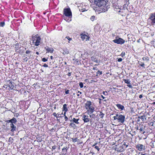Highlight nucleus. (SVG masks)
I'll list each match as a JSON object with an SVG mask.
<instances>
[{
    "label": "nucleus",
    "instance_id": "f257e3e1",
    "mask_svg": "<svg viewBox=\"0 0 155 155\" xmlns=\"http://www.w3.org/2000/svg\"><path fill=\"white\" fill-rule=\"evenodd\" d=\"M94 3L99 8L98 9L101 12H105L109 8L108 0H94Z\"/></svg>",
    "mask_w": 155,
    "mask_h": 155
},
{
    "label": "nucleus",
    "instance_id": "f03ea898",
    "mask_svg": "<svg viewBox=\"0 0 155 155\" xmlns=\"http://www.w3.org/2000/svg\"><path fill=\"white\" fill-rule=\"evenodd\" d=\"M85 108L87 110V112L88 114H92L95 111V108L92 104L91 101H87L84 103Z\"/></svg>",
    "mask_w": 155,
    "mask_h": 155
},
{
    "label": "nucleus",
    "instance_id": "7ed1b4c3",
    "mask_svg": "<svg viewBox=\"0 0 155 155\" xmlns=\"http://www.w3.org/2000/svg\"><path fill=\"white\" fill-rule=\"evenodd\" d=\"M63 13L64 15L68 18V19H66L65 18L64 19L68 22L71 21V18L72 17V12L70 8H64L63 10Z\"/></svg>",
    "mask_w": 155,
    "mask_h": 155
},
{
    "label": "nucleus",
    "instance_id": "20e7f679",
    "mask_svg": "<svg viewBox=\"0 0 155 155\" xmlns=\"http://www.w3.org/2000/svg\"><path fill=\"white\" fill-rule=\"evenodd\" d=\"M30 104V101H20L19 102L20 108L22 110H26L29 107Z\"/></svg>",
    "mask_w": 155,
    "mask_h": 155
},
{
    "label": "nucleus",
    "instance_id": "39448f33",
    "mask_svg": "<svg viewBox=\"0 0 155 155\" xmlns=\"http://www.w3.org/2000/svg\"><path fill=\"white\" fill-rule=\"evenodd\" d=\"M31 41H32V45L38 46L41 44V40L40 37L37 35L32 37Z\"/></svg>",
    "mask_w": 155,
    "mask_h": 155
},
{
    "label": "nucleus",
    "instance_id": "423d86ee",
    "mask_svg": "<svg viewBox=\"0 0 155 155\" xmlns=\"http://www.w3.org/2000/svg\"><path fill=\"white\" fill-rule=\"evenodd\" d=\"M113 118L114 120H117L118 122L122 124L124 123L125 121V116L121 114H117Z\"/></svg>",
    "mask_w": 155,
    "mask_h": 155
},
{
    "label": "nucleus",
    "instance_id": "0eeeda50",
    "mask_svg": "<svg viewBox=\"0 0 155 155\" xmlns=\"http://www.w3.org/2000/svg\"><path fill=\"white\" fill-rule=\"evenodd\" d=\"M14 83L12 82L8 81L7 82V84L3 86V88H5L4 90L5 89L8 90L13 89L14 87Z\"/></svg>",
    "mask_w": 155,
    "mask_h": 155
},
{
    "label": "nucleus",
    "instance_id": "6e6552de",
    "mask_svg": "<svg viewBox=\"0 0 155 155\" xmlns=\"http://www.w3.org/2000/svg\"><path fill=\"white\" fill-rule=\"evenodd\" d=\"M81 38L83 41H87L89 40L90 37L88 34L87 32L82 33L80 35Z\"/></svg>",
    "mask_w": 155,
    "mask_h": 155
},
{
    "label": "nucleus",
    "instance_id": "1a4fd4ad",
    "mask_svg": "<svg viewBox=\"0 0 155 155\" xmlns=\"http://www.w3.org/2000/svg\"><path fill=\"white\" fill-rule=\"evenodd\" d=\"M79 10L82 12L87 10L88 8V6L85 3H82L79 7Z\"/></svg>",
    "mask_w": 155,
    "mask_h": 155
},
{
    "label": "nucleus",
    "instance_id": "9d476101",
    "mask_svg": "<svg viewBox=\"0 0 155 155\" xmlns=\"http://www.w3.org/2000/svg\"><path fill=\"white\" fill-rule=\"evenodd\" d=\"M113 41L115 43L120 45H122L125 42V41L124 39L121 38H117V37Z\"/></svg>",
    "mask_w": 155,
    "mask_h": 155
},
{
    "label": "nucleus",
    "instance_id": "9b49d317",
    "mask_svg": "<svg viewBox=\"0 0 155 155\" xmlns=\"http://www.w3.org/2000/svg\"><path fill=\"white\" fill-rule=\"evenodd\" d=\"M149 19L152 25H155V12L150 14Z\"/></svg>",
    "mask_w": 155,
    "mask_h": 155
},
{
    "label": "nucleus",
    "instance_id": "f8f14e48",
    "mask_svg": "<svg viewBox=\"0 0 155 155\" xmlns=\"http://www.w3.org/2000/svg\"><path fill=\"white\" fill-rule=\"evenodd\" d=\"M82 119L84 123L89 122L90 120V118L89 116L85 114H83L82 116Z\"/></svg>",
    "mask_w": 155,
    "mask_h": 155
},
{
    "label": "nucleus",
    "instance_id": "ddd939ff",
    "mask_svg": "<svg viewBox=\"0 0 155 155\" xmlns=\"http://www.w3.org/2000/svg\"><path fill=\"white\" fill-rule=\"evenodd\" d=\"M124 6V8H125V7H126L127 10H128L129 11L131 12V10L133 9V6L131 5H127V3L126 4H125Z\"/></svg>",
    "mask_w": 155,
    "mask_h": 155
},
{
    "label": "nucleus",
    "instance_id": "4468645a",
    "mask_svg": "<svg viewBox=\"0 0 155 155\" xmlns=\"http://www.w3.org/2000/svg\"><path fill=\"white\" fill-rule=\"evenodd\" d=\"M144 147L143 145L139 143L137 144L136 146V148L140 151H142Z\"/></svg>",
    "mask_w": 155,
    "mask_h": 155
},
{
    "label": "nucleus",
    "instance_id": "2eb2a0df",
    "mask_svg": "<svg viewBox=\"0 0 155 155\" xmlns=\"http://www.w3.org/2000/svg\"><path fill=\"white\" fill-rule=\"evenodd\" d=\"M45 49L46 51V53H52L54 51V50L53 48H49L47 46L46 47H45Z\"/></svg>",
    "mask_w": 155,
    "mask_h": 155
},
{
    "label": "nucleus",
    "instance_id": "dca6fc26",
    "mask_svg": "<svg viewBox=\"0 0 155 155\" xmlns=\"http://www.w3.org/2000/svg\"><path fill=\"white\" fill-rule=\"evenodd\" d=\"M116 105L119 109L120 110H121L124 109V106L120 104H116Z\"/></svg>",
    "mask_w": 155,
    "mask_h": 155
},
{
    "label": "nucleus",
    "instance_id": "f3484780",
    "mask_svg": "<svg viewBox=\"0 0 155 155\" xmlns=\"http://www.w3.org/2000/svg\"><path fill=\"white\" fill-rule=\"evenodd\" d=\"M10 127L11 128V131L12 132H14L16 130V127L13 124H10Z\"/></svg>",
    "mask_w": 155,
    "mask_h": 155
},
{
    "label": "nucleus",
    "instance_id": "a211bd4d",
    "mask_svg": "<svg viewBox=\"0 0 155 155\" xmlns=\"http://www.w3.org/2000/svg\"><path fill=\"white\" fill-rule=\"evenodd\" d=\"M129 145V143L126 142H124L123 144L121 146L123 148H124L125 149L127 148Z\"/></svg>",
    "mask_w": 155,
    "mask_h": 155
},
{
    "label": "nucleus",
    "instance_id": "6ab92c4d",
    "mask_svg": "<svg viewBox=\"0 0 155 155\" xmlns=\"http://www.w3.org/2000/svg\"><path fill=\"white\" fill-rule=\"evenodd\" d=\"M59 1L58 0H53V4L55 7H56L58 4Z\"/></svg>",
    "mask_w": 155,
    "mask_h": 155
},
{
    "label": "nucleus",
    "instance_id": "aec40b11",
    "mask_svg": "<svg viewBox=\"0 0 155 155\" xmlns=\"http://www.w3.org/2000/svg\"><path fill=\"white\" fill-rule=\"evenodd\" d=\"M97 115H98L102 119L104 117V114L101 111H100L99 113L97 114Z\"/></svg>",
    "mask_w": 155,
    "mask_h": 155
},
{
    "label": "nucleus",
    "instance_id": "412c9836",
    "mask_svg": "<svg viewBox=\"0 0 155 155\" xmlns=\"http://www.w3.org/2000/svg\"><path fill=\"white\" fill-rule=\"evenodd\" d=\"M125 150V149L124 148H123L122 146H120L118 149L117 151L119 152H122L124 151Z\"/></svg>",
    "mask_w": 155,
    "mask_h": 155
},
{
    "label": "nucleus",
    "instance_id": "4be33fe9",
    "mask_svg": "<svg viewBox=\"0 0 155 155\" xmlns=\"http://www.w3.org/2000/svg\"><path fill=\"white\" fill-rule=\"evenodd\" d=\"M67 105L66 104H64L63 105V111H65V112H66L68 110L67 107Z\"/></svg>",
    "mask_w": 155,
    "mask_h": 155
},
{
    "label": "nucleus",
    "instance_id": "5701e85b",
    "mask_svg": "<svg viewBox=\"0 0 155 155\" xmlns=\"http://www.w3.org/2000/svg\"><path fill=\"white\" fill-rule=\"evenodd\" d=\"M11 124H15L17 122V120L15 117L13 118L10 120Z\"/></svg>",
    "mask_w": 155,
    "mask_h": 155
},
{
    "label": "nucleus",
    "instance_id": "b1692460",
    "mask_svg": "<svg viewBox=\"0 0 155 155\" xmlns=\"http://www.w3.org/2000/svg\"><path fill=\"white\" fill-rule=\"evenodd\" d=\"M123 10H120L118 11L120 14H121L122 16H125L126 13L124 12Z\"/></svg>",
    "mask_w": 155,
    "mask_h": 155
},
{
    "label": "nucleus",
    "instance_id": "393cba45",
    "mask_svg": "<svg viewBox=\"0 0 155 155\" xmlns=\"http://www.w3.org/2000/svg\"><path fill=\"white\" fill-rule=\"evenodd\" d=\"M79 119H76L75 118H74L72 119L73 123L74 122L77 124H78L79 123L78 122Z\"/></svg>",
    "mask_w": 155,
    "mask_h": 155
},
{
    "label": "nucleus",
    "instance_id": "a878e982",
    "mask_svg": "<svg viewBox=\"0 0 155 155\" xmlns=\"http://www.w3.org/2000/svg\"><path fill=\"white\" fill-rule=\"evenodd\" d=\"M139 118L142 120L143 121L146 120V116L145 115L141 116L139 117Z\"/></svg>",
    "mask_w": 155,
    "mask_h": 155
},
{
    "label": "nucleus",
    "instance_id": "bb28decb",
    "mask_svg": "<svg viewBox=\"0 0 155 155\" xmlns=\"http://www.w3.org/2000/svg\"><path fill=\"white\" fill-rule=\"evenodd\" d=\"M123 81L125 82V83L128 84H130V81L129 79H124Z\"/></svg>",
    "mask_w": 155,
    "mask_h": 155
},
{
    "label": "nucleus",
    "instance_id": "cd10ccee",
    "mask_svg": "<svg viewBox=\"0 0 155 155\" xmlns=\"http://www.w3.org/2000/svg\"><path fill=\"white\" fill-rule=\"evenodd\" d=\"M91 59L92 61H94L96 62L97 63H98V60L96 59L94 57H92L91 58Z\"/></svg>",
    "mask_w": 155,
    "mask_h": 155
},
{
    "label": "nucleus",
    "instance_id": "c85d7f7f",
    "mask_svg": "<svg viewBox=\"0 0 155 155\" xmlns=\"http://www.w3.org/2000/svg\"><path fill=\"white\" fill-rule=\"evenodd\" d=\"M19 48V47L18 44H16L15 45V51L18 52L17 50H18Z\"/></svg>",
    "mask_w": 155,
    "mask_h": 155
},
{
    "label": "nucleus",
    "instance_id": "c756f323",
    "mask_svg": "<svg viewBox=\"0 0 155 155\" xmlns=\"http://www.w3.org/2000/svg\"><path fill=\"white\" fill-rule=\"evenodd\" d=\"M139 65L143 67V68H145V64L143 62H140L139 63Z\"/></svg>",
    "mask_w": 155,
    "mask_h": 155
},
{
    "label": "nucleus",
    "instance_id": "7c9ffc66",
    "mask_svg": "<svg viewBox=\"0 0 155 155\" xmlns=\"http://www.w3.org/2000/svg\"><path fill=\"white\" fill-rule=\"evenodd\" d=\"M5 25V23L4 21H2L0 22V27H3Z\"/></svg>",
    "mask_w": 155,
    "mask_h": 155
},
{
    "label": "nucleus",
    "instance_id": "2f4dec72",
    "mask_svg": "<svg viewBox=\"0 0 155 155\" xmlns=\"http://www.w3.org/2000/svg\"><path fill=\"white\" fill-rule=\"evenodd\" d=\"M142 59L143 61H148L149 60V58L148 57H144L142 58Z\"/></svg>",
    "mask_w": 155,
    "mask_h": 155
},
{
    "label": "nucleus",
    "instance_id": "473e14b6",
    "mask_svg": "<svg viewBox=\"0 0 155 155\" xmlns=\"http://www.w3.org/2000/svg\"><path fill=\"white\" fill-rule=\"evenodd\" d=\"M72 140L73 142H74V143L78 141V138L77 137L74 138H72Z\"/></svg>",
    "mask_w": 155,
    "mask_h": 155
},
{
    "label": "nucleus",
    "instance_id": "72a5a7b5",
    "mask_svg": "<svg viewBox=\"0 0 155 155\" xmlns=\"http://www.w3.org/2000/svg\"><path fill=\"white\" fill-rule=\"evenodd\" d=\"M70 126L72 127H73L75 128L76 127V126L75 124H74L73 123H71L70 124Z\"/></svg>",
    "mask_w": 155,
    "mask_h": 155
},
{
    "label": "nucleus",
    "instance_id": "f704fd0d",
    "mask_svg": "<svg viewBox=\"0 0 155 155\" xmlns=\"http://www.w3.org/2000/svg\"><path fill=\"white\" fill-rule=\"evenodd\" d=\"M64 53L65 54H68L69 53V51H68V50L66 48L65 49H64Z\"/></svg>",
    "mask_w": 155,
    "mask_h": 155
},
{
    "label": "nucleus",
    "instance_id": "c9c22d12",
    "mask_svg": "<svg viewBox=\"0 0 155 155\" xmlns=\"http://www.w3.org/2000/svg\"><path fill=\"white\" fill-rule=\"evenodd\" d=\"M95 18V17L94 16H92L91 17L90 19L92 21H94Z\"/></svg>",
    "mask_w": 155,
    "mask_h": 155
},
{
    "label": "nucleus",
    "instance_id": "e433bc0d",
    "mask_svg": "<svg viewBox=\"0 0 155 155\" xmlns=\"http://www.w3.org/2000/svg\"><path fill=\"white\" fill-rule=\"evenodd\" d=\"M125 55V52L124 51H122L120 55L122 57H124Z\"/></svg>",
    "mask_w": 155,
    "mask_h": 155
},
{
    "label": "nucleus",
    "instance_id": "4c0bfd02",
    "mask_svg": "<svg viewBox=\"0 0 155 155\" xmlns=\"http://www.w3.org/2000/svg\"><path fill=\"white\" fill-rule=\"evenodd\" d=\"M102 71H98L97 72V74L101 75L102 74Z\"/></svg>",
    "mask_w": 155,
    "mask_h": 155
},
{
    "label": "nucleus",
    "instance_id": "58836bf2",
    "mask_svg": "<svg viewBox=\"0 0 155 155\" xmlns=\"http://www.w3.org/2000/svg\"><path fill=\"white\" fill-rule=\"evenodd\" d=\"M42 61L43 62H46L48 61L47 59H46L45 58H43L42 59Z\"/></svg>",
    "mask_w": 155,
    "mask_h": 155
},
{
    "label": "nucleus",
    "instance_id": "ea45409f",
    "mask_svg": "<svg viewBox=\"0 0 155 155\" xmlns=\"http://www.w3.org/2000/svg\"><path fill=\"white\" fill-rule=\"evenodd\" d=\"M79 86L81 88L83 87V84L82 82H80L79 83Z\"/></svg>",
    "mask_w": 155,
    "mask_h": 155
},
{
    "label": "nucleus",
    "instance_id": "a19ab883",
    "mask_svg": "<svg viewBox=\"0 0 155 155\" xmlns=\"http://www.w3.org/2000/svg\"><path fill=\"white\" fill-rule=\"evenodd\" d=\"M37 141H38V142H41L42 141V140L40 138H37Z\"/></svg>",
    "mask_w": 155,
    "mask_h": 155
},
{
    "label": "nucleus",
    "instance_id": "79ce46f5",
    "mask_svg": "<svg viewBox=\"0 0 155 155\" xmlns=\"http://www.w3.org/2000/svg\"><path fill=\"white\" fill-rule=\"evenodd\" d=\"M103 94L105 95H107V91H104L103 92Z\"/></svg>",
    "mask_w": 155,
    "mask_h": 155
},
{
    "label": "nucleus",
    "instance_id": "37998d69",
    "mask_svg": "<svg viewBox=\"0 0 155 155\" xmlns=\"http://www.w3.org/2000/svg\"><path fill=\"white\" fill-rule=\"evenodd\" d=\"M66 38H67L69 41H70L72 40V38H70L69 36H66Z\"/></svg>",
    "mask_w": 155,
    "mask_h": 155
},
{
    "label": "nucleus",
    "instance_id": "c03bdc74",
    "mask_svg": "<svg viewBox=\"0 0 155 155\" xmlns=\"http://www.w3.org/2000/svg\"><path fill=\"white\" fill-rule=\"evenodd\" d=\"M53 115L55 117H56L57 118H58V116H57V114H56V113L54 112L53 113Z\"/></svg>",
    "mask_w": 155,
    "mask_h": 155
},
{
    "label": "nucleus",
    "instance_id": "a18cd8bd",
    "mask_svg": "<svg viewBox=\"0 0 155 155\" xmlns=\"http://www.w3.org/2000/svg\"><path fill=\"white\" fill-rule=\"evenodd\" d=\"M127 86L128 87L130 88H132L133 87L132 85L130 84H129L127 85Z\"/></svg>",
    "mask_w": 155,
    "mask_h": 155
},
{
    "label": "nucleus",
    "instance_id": "49530a36",
    "mask_svg": "<svg viewBox=\"0 0 155 155\" xmlns=\"http://www.w3.org/2000/svg\"><path fill=\"white\" fill-rule=\"evenodd\" d=\"M29 7L30 8H32L33 9V8H34V6H33V4H30V5H29Z\"/></svg>",
    "mask_w": 155,
    "mask_h": 155
},
{
    "label": "nucleus",
    "instance_id": "de8ad7c7",
    "mask_svg": "<svg viewBox=\"0 0 155 155\" xmlns=\"http://www.w3.org/2000/svg\"><path fill=\"white\" fill-rule=\"evenodd\" d=\"M98 151L100 150V149L97 146H95L94 147Z\"/></svg>",
    "mask_w": 155,
    "mask_h": 155
},
{
    "label": "nucleus",
    "instance_id": "09e8293b",
    "mask_svg": "<svg viewBox=\"0 0 155 155\" xmlns=\"http://www.w3.org/2000/svg\"><path fill=\"white\" fill-rule=\"evenodd\" d=\"M122 59L121 58H118L117 60V61L118 62H121V61H122Z\"/></svg>",
    "mask_w": 155,
    "mask_h": 155
},
{
    "label": "nucleus",
    "instance_id": "8fccbe9b",
    "mask_svg": "<svg viewBox=\"0 0 155 155\" xmlns=\"http://www.w3.org/2000/svg\"><path fill=\"white\" fill-rule=\"evenodd\" d=\"M65 93L66 94H69V90H66L65 91Z\"/></svg>",
    "mask_w": 155,
    "mask_h": 155
},
{
    "label": "nucleus",
    "instance_id": "3c124183",
    "mask_svg": "<svg viewBox=\"0 0 155 155\" xmlns=\"http://www.w3.org/2000/svg\"><path fill=\"white\" fill-rule=\"evenodd\" d=\"M31 52V51H29V50L26 51V53L27 54H28L29 53H30Z\"/></svg>",
    "mask_w": 155,
    "mask_h": 155
},
{
    "label": "nucleus",
    "instance_id": "603ef678",
    "mask_svg": "<svg viewBox=\"0 0 155 155\" xmlns=\"http://www.w3.org/2000/svg\"><path fill=\"white\" fill-rule=\"evenodd\" d=\"M43 66L44 67H48V65L46 64H45Z\"/></svg>",
    "mask_w": 155,
    "mask_h": 155
},
{
    "label": "nucleus",
    "instance_id": "864d4df0",
    "mask_svg": "<svg viewBox=\"0 0 155 155\" xmlns=\"http://www.w3.org/2000/svg\"><path fill=\"white\" fill-rule=\"evenodd\" d=\"M68 117L66 116H65V117H64L65 120V121H67L68 120Z\"/></svg>",
    "mask_w": 155,
    "mask_h": 155
},
{
    "label": "nucleus",
    "instance_id": "5fc2aeb1",
    "mask_svg": "<svg viewBox=\"0 0 155 155\" xmlns=\"http://www.w3.org/2000/svg\"><path fill=\"white\" fill-rule=\"evenodd\" d=\"M67 147H64L62 149V151H64V150H66V151H67Z\"/></svg>",
    "mask_w": 155,
    "mask_h": 155
},
{
    "label": "nucleus",
    "instance_id": "6e6d98bb",
    "mask_svg": "<svg viewBox=\"0 0 155 155\" xmlns=\"http://www.w3.org/2000/svg\"><path fill=\"white\" fill-rule=\"evenodd\" d=\"M98 27H99V25H96L94 28V29L95 30L96 29H97V28Z\"/></svg>",
    "mask_w": 155,
    "mask_h": 155
},
{
    "label": "nucleus",
    "instance_id": "4d7b16f0",
    "mask_svg": "<svg viewBox=\"0 0 155 155\" xmlns=\"http://www.w3.org/2000/svg\"><path fill=\"white\" fill-rule=\"evenodd\" d=\"M56 148V146H54L52 147V149L53 150H55Z\"/></svg>",
    "mask_w": 155,
    "mask_h": 155
},
{
    "label": "nucleus",
    "instance_id": "13d9d810",
    "mask_svg": "<svg viewBox=\"0 0 155 155\" xmlns=\"http://www.w3.org/2000/svg\"><path fill=\"white\" fill-rule=\"evenodd\" d=\"M93 69L94 70H97V67H94L93 68Z\"/></svg>",
    "mask_w": 155,
    "mask_h": 155
},
{
    "label": "nucleus",
    "instance_id": "bf43d9fd",
    "mask_svg": "<svg viewBox=\"0 0 155 155\" xmlns=\"http://www.w3.org/2000/svg\"><path fill=\"white\" fill-rule=\"evenodd\" d=\"M139 130L140 131H142L143 130L142 127H140V128Z\"/></svg>",
    "mask_w": 155,
    "mask_h": 155
},
{
    "label": "nucleus",
    "instance_id": "052dcab7",
    "mask_svg": "<svg viewBox=\"0 0 155 155\" xmlns=\"http://www.w3.org/2000/svg\"><path fill=\"white\" fill-rule=\"evenodd\" d=\"M28 60V58H27L26 57L24 59V60L25 61H27Z\"/></svg>",
    "mask_w": 155,
    "mask_h": 155
},
{
    "label": "nucleus",
    "instance_id": "680f3d73",
    "mask_svg": "<svg viewBox=\"0 0 155 155\" xmlns=\"http://www.w3.org/2000/svg\"><path fill=\"white\" fill-rule=\"evenodd\" d=\"M71 73L70 72H69L68 74H67V75H68V76L69 77L71 76Z\"/></svg>",
    "mask_w": 155,
    "mask_h": 155
},
{
    "label": "nucleus",
    "instance_id": "e2e57ef3",
    "mask_svg": "<svg viewBox=\"0 0 155 155\" xmlns=\"http://www.w3.org/2000/svg\"><path fill=\"white\" fill-rule=\"evenodd\" d=\"M140 98H141L143 97V96L142 94H141L139 96V97Z\"/></svg>",
    "mask_w": 155,
    "mask_h": 155
},
{
    "label": "nucleus",
    "instance_id": "0e129e2a",
    "mask_svg": "<svg viewBox=\"0 0 155 155\" xmlns=\"http://www.w3.org/2000/svg\"><path fill=\"white\" fill-rule=\"evenodd\" d=\"M6 122L7 123H11V120H7Z\"/></svg>",
    "mask_w": 155,
    "mask_h": 155
},
{
    "label": "nucleus",
    "instance_id": "69168bd1",
    "mask_svg": "<svg viewBox=\"0 0 155 155\" xmlns=\"http://www.w3.org/2000/svg\"><path fill=\"white\" fill-rule=\"evenodd\" d=\"M71 116L70 117H69V119L71 121V119L70 118H71Z\"/></svg>",
    "mask_w": 155,
    "mask_h": 155
},
{
    "label": "nucleus",
    "instance_id": "338daca9",
    "mask_svg": "<svg viewBox=\"0 0 155 155\" xmlns=\"http://www.w3.org/2000/svg\"><path fill=\"white\" fill-rule=\"evenodd\" d=\"M101 96L102 98L103 99H104L105 98V97H104L102 95H101Z\"/></svg>",
    "mask_w": 155,
    "mask_h": 155
},
{
    "label": "nucleus",
    "instance_id": "774afa93",
    "mask_svg": "<svg viewBox=\"0 0 155 155\" xmlns=\"http://www.w3.org/2000/svg\"><path fill=\"white\" fill-rule=\"evenodd\" d=\"M141 155H147L146 153H142Z\"/></svg>",
    "mask_w": 155,
    "mask_h": 155
}]
</instances>
